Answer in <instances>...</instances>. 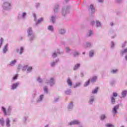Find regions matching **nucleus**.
I'll use <instances>...</instances> for the list:
<instances>
[{
	"label": "nucleus",
	"mask_w": 127,
	"mask_h": 127,
	"mask_svg": "<svg viewBox=\"0 0 127 127\" xmlns=\"http://www.w3.org/2000/svg\"><path fill=\"white\" fill-rule=\"evenodd\" d=\"M27 34L28 41H30V42L34 41V39H35V35L33 33L32 28H28Z\"/></svg>",
	"instance_id": "1"
},
{
	"label": "nucleus",
	"mask_w": 127,
	"mask_h": 127,
	"mask_svg": "<svg viewBox=\"0 0 127 127\" xmlns=\"http://www.w3.org/2000/svg\"><path fill=\"white\" fill-rule=\"evenodd\" d=\"M27 18V12L25 11L20 12L17 15V19L18 20H24Z\"/></svg>",
	"instance_id": "2"
},
{
	"label": "nucleus",
	"mask_w": 127,
	"mask_h": 127,
	"mask_svg": "<svg viewBox=\"0 0 127 127\" xmlns=\"http://www.w3.org/2000/svg\"><path fill=\"white\" fill-rule=\"evenodd\" d=\"M2 7L5 10H9L11 8V3L10 2L5 1L3 3Z\"/></svg>",
	"instance_id": "3"
},
{
	"label": "nucleus",
	"mask_w": 127,
	"mask_h": 127,
	"mask_svg": "<svg viewBox=\"0 0 127 127\" xmlns=\"http://www.w3.org/2000/svg\"><path fill=\"white\" fill-rule=\"evenodd\" d=\"M70 10V6H64L62 8V13L63 16H65L66 14L69 13V10Z\"/></svg>",
	"instance_id": "4"
},
{
	"label": "nucleus",
	"mask_w": 127,
	"mask_h": 127,
	"mask_svg": "<svg viewBox=\"0 0 127 127\" xmlns=\"http://www.w3.org/2000/svg\"><path fill=\"white\" fill-rule=\"evenodd\" d=\"M68 126H75L81 125V122L77 120H74L68 123Z\"/></svg>",
	"instance_id": "5"
},
{
	"label": "nucleus",
	"mask_w": 127,
	"mask_h": 127,
	"mask_svg": "<svg viewBox=\"0 0 127 127\" xmlns=\"http://www.w3.org/2000/svg\"><path fill=\"white\" fill-rule=\"evenodd\" d=\"M95 97L94 95H91L89 97V100L88 101V104L93 105L95 102Z\"/></svg>",
	"instance_id": "6"
},
{
	"label": "nucleus",
	"mask_w": 127,
	"mask_h": 127,
	"mask_svg": "<svg viewBox=\"0 0 127 127\" xmlns=\"http://www.w3.org/2000/svg\"><path fill=\"white\" fill-rule=\"evenodd\" d=\"M120 109V106L119 105L115 106L112 110V113L113 114L114 117L116 116V114H118V110Z\"/></svg>",
	"instance_id": "7"
},
{
	"label": "nucleus",
	"mask_w": 127,
	"mask_h": 127,
	"mask_svg": "<svg viewBox=\"0 0 127 127\" xmlns=\"http://www.w3.org/2000/svg\"><path fill=\"white\" fill-rule=\"evenodd\" d=\"M15 51L17 52V53H19L20 55H21V54H22V53H23L24 51V48L21 47L20 48H16L15 49Z\"/></svg>",
	"instance_id": "8"
},
{
	"label": "nucleus",
	"mask_w": 127,
	"mask_h": 127,
	"mask_svg": "<svg viewBox=\"0 0 127 127\" xmlns=\"http://www.w3.org/2000/svg\"><path fill=\"white\" fill-rule=\"evenodd\" d=\"M88 10L90 12H91V14L95 13V7H94L93 4H91L90 5L89 7L88 8Z\"/></svg>",
	"instance_id": "9"
},
{
	"label": "nucleus",
	"mask_w": 127,
	"mask_h": 127,
	"mask_svg": "<svg viewBox=\"0 0 127 127\" xmlns=\"http://www.w3.org/2000/svg\"><path fill=\"white\" fill-rule=\"evenodd\" d=\"M7 51H8V44H6L3 47L2 53L3 54H6Z\"/></svg>",
	"instance_id": "10"
},
{
	"label": "nucleus",
	"mask_w": 127,
	"mask_h": 127,
	"mask_svg": "<svg viewBox=\"0 0 127 127\" xmlns=\"http://www.w3.org/2000/svg\"><path fill=\"white\" fill-rule=\"evenodd\" d=\"M43 99H44V95L41 94L37 99L36 103H37L38 104H39V103H41V102L43 101Z\"/></svg>",
	"instance_id": "11"
},
{
	"label": "nucleus",
	"mask_w": 127,
	"mask_h": 127,
	"mask_svg": "<svg viewBox=\"0 0 127 127\" xmlns=\"http://www.w3.org/2000/svg\"><path fill=\"white\" fill-rule=\"evenodd\" d=\"M47 83L49 84L51 86H52L55 84V79H54L53 77H52L49 81L47 82Z\"/></svg>",
	"instance_id": "12"
},
{
	"label": "nucleus",
	"mask_w": 127,
	"mask_h": 127,
	"mask_svg": "<svg viewBox=\"0 0 127 127\" xmlns=\"http://www.w3.org/2000/svg\"><path fill=\"white\" fill-rule=\"evenodd\" d=\"M19 86V82H16L11 86V90H15Z\"/></svg>",
	"instance_id": "13"
},
{
	"label": "nucleus",
	"mask_w": 127,
	"mask_h": 127,
	"mask_svg": "<svg viewBox=\"0 0 127 127\" xmlns=\"http://www.w3.org/2000/svg\"><path fill=\"white\" fill-rule=\"evenodd\" d=\"M58 54H61V52H60V50H58L57 51H55L54 52L52 56L53 57V58H56V57H57Z\"/></svg>",
	"instance_id": "14"
},
{
	"label": "nucleus",
	"mask_w": 127,
	"mask_h": 127,
	"mask_svg": "<svg viewBox=\"0 0 127 127\" xmlns=\"http://www.w3.org/2000/svg\"><path fill=\"white\" fill-rule=\"evenodd\" d=\"M5 125L6 127H10V119L8 118H7L5 121Z\"/></svg>",
	"instance_id": "15"
},
{
	"label": "nucleus",
	"mask_w": 127,
	"mask_h": 127,
	"mask_svg": "<svg viewBox=\"0 0 127 127\" xmlns=\"http://www.w3.org/2000/svg\"><path fill=\"white\" fill-rule=\"evenodd\" d=\"M65 52L68 53L69 55H71L73 54V52H72V50L70 49V48L66 47H65Z\"/></svg>",
	"instance_id": "16"
},
{
	"label": "nucleus",
	"mask_w": 127,
	"mask_h": 127,
	"mask_svg": "<svg viewBox=\"0 0 127 127\" xmlns=\"http://www.w3.org/2000/svg\"><path fill=\"white\" fill-rule=\"evenodd\" d=\"M58 62H59V59L56 60V61L52 62L50 64L51 67H55V65L57 63H58Z\"/></svg>",
	"instance_id": "17"
},
{
	"label": "nucleus",
	"mask_w": 127,
	"mask_h": 127,
	"mask_svg": "<svg viewBox=\"0 0 127 127\" xmlns=\"http://www.w3.org/2000/svg\"><path fill=\"white\" fill-rule=\"evenodd\" d=\"M127 55V48L124 49V50H122L120 52V55H122V56L123 55Z\"/></svg>",
	"instance_id": "18"
},
{
	"label": "nucleus",
	"mask_w": 127,
	"mask_h": 127,
	"mask_svg": "<svg viewBox=\"0 0 127 127\" xmlns=\"http://www.w3.org/2000/svg\"><path fill=\"white\" fill-rule=\"evenodd\" d=\"M73 107L74 105L73 104V102H71L68 105L67 109L68 110V111H72V110H73Z\"/></svg>",
	"instance_id": "19"
},
{
	"label": "nucleus",
	"mask_w": 127,
	"mask_h": 127,
	"mask_svg": "<svg viewBox=\"0 0 127 127\" xmlns=\"http://www.w3.org/2000/svg\"><path fill=\"white\" fill-rule=\"evenodd\" d=\"M119 69L116 68V69H112L110 70V73L111 74H118L119 73Z\"/></svg>",
	"instance_id": "20"
},
{
	"label": "nucleus",
	"mask_w": 127,
	"mask_h": 127,
	"mask_svg": "<svg viewBox=\"0 0 127 127\" xmlns=\"http://www.w3.org/2000/svg\"><path fill=\"white\" fill-rule=\"evenodd\" d=\"M127 91L124 90L122 92V96H120L121 99H123V98H126L127 96Z\"/></svg>",
	"instance_id": "21"
},
{
	"label": "nucleus",
	"mask_w": 127,
	"mask_h": 127,
	"mask_svg": "<svg viewBox=\"0 0 127 127\" xmlns=\"http://www.w3.org/2000/svg\"><path fill=\"white\" fill-rule=\"evenodd\" d=\"M16 62H17V61L16 60H14L13 61H11L9 65V66H11V67L14 66L15 64H16Z\"/></svg>",
	"instance_id": "22"
},
{
	"label": "nucleus",
	"mask_w": 127,
	"mask_h": 127,
	"mask_svg": "<svg viewBox=\"0 0 127 127\" xmlns=\"http://www.w3.org/2000/svg\"><path fill=\"white\" fill-rule=\"evenodd\" d=\"M80 66H81V64L78 63L75 64L73 69L74 71H76V70H78V69H79V68H80Z\"/></svg>",
	"instance_id": "23"
},
{
	"label": "nucleus",
	"mask_w": 127,
	"mask_h": 127,
	"mask_svg": "<svg viewBox=\"0 0 127 127\" xmlns=\"http://www.w3.org/2000/svg\"><path fill=\"white\" fill-rule=\"evenodd\" d=\"M12 109V107L11 106H9L8 107L7 110V116H10L11 114V110Z\"/></svg>",
	"instance_id": "24"
},
{
	"label": "nucleus",
	"mask_w": 127,
	"mask_h": 127,
	"mask_svg": "<svg viewBox=\"0 0 127 127\" xmlns=\"http://www.w3.org/2000/svg\"><path fill=\"white\" fill-rule=\"evenodd\" d=\"M99 91V87H96L94 89L92 90L91 94L93 95H96L98 94V91Z\"/></svg>",
	"instance_id": "25"
},
{
	"label": "nucleus",
	"mask_w": 127,
	"mask_h": 127,
	"mask_svg": "<svg viewBox=\"0 0 127 127\" xmlns=\"http://www.w3.org/2000/svg\"><path fill=\"white\" fill-rule=\"evenodd\" d=\"M72 54L74 56V57H79V55H80V53L77 51H74L72 52Z\"/></svg>",
	"instance_id": "26"
},
{
	"label": "nucleus",
	"mask_w": 127,
	"mask_h": 127,
	"mask_svg": "<svg viewBox=\"0 0 127 127\" xmlns=\"http://www.w3.org/2000/svg\"><path fill=\"white\" fill-rule=\"evenodd\" d=\"M42 21H43V18H40L37 20V22L35 23V25L37 26V25L40 24V23H41Z\"/></svg>",
	"instance_id": "27"
},
{
	"label": "nucleus",
	"mask_w": 127,
	"mask_h": 127,
	"mask_svg": "<svg viewBox=\"0 0 127 127\" xmlns=\"http://www.w3.org/2000/svg\"><path fill=\"white\" fill-rule=\"evenodd\" d=\"M56 20V15H53L51 16V21L53 23H55V20Z\"/></svg>",
	"instance_id": "28"
},
{
	"label": "nucleus",
	"mask_w": 127,
	"mask_h": 127,
	"mask_svg": "<svg viewBox=\"0 0 127 127\" xmlns=\"http://www.w3.org/2000/svg\"><path fill=\"white\" fill-rule=\"evenodd\" d=\"M95 23L96 27H101L102 26V23L98 20L96 21Z\"/></svg>",
	"instance_id": "29"
},
{
	"label": "nucleus",
	"mask_w": 127,
	"mask_h": 127,
	"mask_svg": "<svg viewBox=\"0 0 127 127\" xmlns=\"http://www.w3.org/2000/svg\"><path fill=\"white\" fill-rule=\"evenodd\" d=\"M48 29L49 31H51V32H53V31H54V27L52 25H50L48 27Z\"/></svg>",
	"instance_id": "30"
},
{
	"label": "nucleus",
	"mask_w": 127,
	"mask_h": 127,
	"mask_svg": "<svg viewBox=\"0 0 127 127\" xmlns=\"http://www.w3.org/2000/svg\"><path fill=\"white\" fill-rule=\"evenodd\" d=\"M1 111H2L3 114H4V116H7V112H6V109H5V108H4V107L2 106L1 108Z\"/></svg>",
	"instance_id": "31"
},
{
	"label": "nucleus",
	"mask_w": 127,
	"mask_h": 127,
	"mask_svg": "<svg viewBox=\"0 0 127 127\" xmlns=\"http://www.w3.org/2000/svg\"><path fill=\"white\" fill-rule=\"evenodd\" d=\"M66 83L69 87H72V81H71V79H70V78L67 79V80L66 81Z\"/></svg>",
	"instance_id": "32"
},
{
	"label": "nucleus",
	"mask_w": 127,
	"mask_h": 127,
	"mask_svg": "<svg viewBox=\"0 0 127 127\" xmlns=\"http://www.w3.org/2000/svg\"><path fill=\"white\" fill-rule=\"evenodd\" d=\"M59 8V5H56L54 9V11L55 13H57V12H58V10Z\"/></svg>",
	"instance_id": "33"
},
{
	"label": "nucleus",
	"mask_w": 127,
	"mask_h": 127,
	"mask_svg": "<svg viewBox=\"0 0 127 127\" xmlns=\"http://www.w3.org/2000/svg\"><path fill=\"white\" fill-rule=\"evenodd\" d=\"M81 84H82L81 82H78L75 85H73V88H75L78 87H80Z\"/></svg>",
	"instance_id": "34"
},
{
	"label": "nucleus",
	"mask_w": 127,
	"mask_h": 127,
	"mask_svg": "<svg viewBox=\"0 0 127 127\" xmlns=\"http://www.w3.org/2000/svg\"><path fill=\"white\" fill-rule=\"evenodd\" d=\"M97 79H98V77L97 76H93L91 78V82L92 83H95L96 81H97Z\"/></svg>",
	"instance_id": "35"
},
{
	"label": "nucleus",
	"mask_w": 127,
	"mask_h": 127,
	"mask_svg": "<svg viewBox=\"0 0 127 127\" xmlns=\"http://www.w3.org/2000/svg\"><path fill=\"white\" fill-rule=\"evenodd\" d=\"M105 119H107V116L105 114H102L100 116V120L101 121H104L105 120Z\"/></svg>",
	"instance_id": "36"
},
{
	"label": "nucleus",
	"mask_w": 127,
	"mask_h": 127,
	"mask_svg": "<svg viewBox=\"0 0 127 127\" xmlns=\"http://www.w3.org/2000/svg\"><path fill=\"white\" fill-rule=\"evenodd\" d=\"M28 119V116L26 115L23 117L22 121L23 123H26V121Z\"/></svg>",
	"instance_id": "37"
},
{
	"label": "nucleus",
	"mask_w": 127,
	"mask_h": 127,
	"mask_svg": "<svg viewBox=\"0 0 127 127\" xmlns=\"http://www.w3.org/2000/svg\"><path fill=\"white\" fill-rule=\"evenodd\" d=\"M95 53V51L93 50H91L89 52V57H93V56H94V54Z\"/></svg>",
	"instance_id": "38"
},
{
	"label": "nucleus",
	"mask_w": 127,
	"mask_h": 127,
	"mask_svg": "<svg viewBox=\"0 0 127 127\" xmlns=\"http://www.w3.org/2000/svg\"><path fill=\"white\" fill-rule=\"evenodd\" d=\"M44 91L45 94H48V87L45 86H44Z\"/></svg>",
	"instance_id": "39"
},
{
	"label": "nucleus",
	"mask_w": 127,
	"mask_h": 127,
	"mask_svg": "<svg viewBox=\"0 0 127 127\" xmlns=\"http://www.w3.org/2000/svg\"><path fill=\"white\" fill-rule=\"evenodd\" d=\"M65 95H71V89H67L65 91Z\"/></svg>",
	"instance_id": "40"
},
{
	"label": "nucleus",
	"mask_w": 127,
	"mask_h": 127,
	"mask_svg": "<svg viewBox=\"0 0 127 127\" xmlns=\"http://www.w3.org/2000/svg\"><path fill=\"white\" fill-rule=\"evenodd\" d=\"M91 46H92V43L91 42H87L85 46V47H91Z\"/></svg>",
	"instance_id": "41"
},
{
	"label": "nucleus",
	"mask_w": 127,
	"mask_h": 127,
	"mask_svg": "<svg viewBox=\"0 0 127 127\" xmlns=\"http://www.w3.org/2000/svg\"><path fill=\"white\" fill-rule=\"evenodd\" d=\"M0 125H1L2 127L4 126V120H3V118L0 119Z\"/></svg>",
	"instance_id": "42"
},
{
	"label": "nucleus",
	"mask_w": 127,
	"mask_h": 127,
	"mask_svg": "<svg viewBox=\"0 0 127 127\" xmlns=\"http://www.w3.org/2000/svg\"><path fill=\"white\" fill-rule=\"evenodd\" d=\"M32 71V66H29L27 68V73H30Z\"/></svg>",
	"instance_id": "43"
},
{
	"label": "nucleus",
	"mask_w": 127,
	"mask_h": 127,
	"mask_svg": "<svg viewBox=\"0 0 127 127\" xmlns=\"http://www.w3.org/2000/svg\"><path fill=\"white\" fill-rule=\"evenodd\" d=\"M4 41V40L3 39V38H1L0 39V48H1V46H2V43H3Z\"/></svg>",
	"instance_id": "44"
},
{
	"label": "nucleus",
	"mask_w": 127,
	"mask_h": 127,
	"mask_svg": "<svg viewBox=\"0 0 127 127\" xmlns=\"http://www.w3.org/2000/svg\"><path fill=\"white\" fill-rule=\"evenodd\" d=\"M90 85V80H88L87 81L85 82L84 84V87H88Z\"/></svg>",
	"instance_id": "45"
},
{
	"label": "nucleus",
	"mask_w": 127,
	"mask_h": 127,
	"mask_svg": "<svg viewBox=\"0 0 127 127\" xmlns=\"http://www.w3.org/2000/svg\"><path fill=\"white\" fill-rule=\"evenodd\" d=\"M59 32H60V34H64V33H65V32H66V31L63 29H61L59 30Z\"/></svg>",
	"instance_id": "46"
},
{
	"label": "nucleus",
	"mask_w": 127,
	"mask_h": 127,
	"mask_svg": "<svg viewBox=\"0 0 127 127\" xmlns=\"http://www.w3.org/2000/svg\"><path fill=\"white\" fill-rule=\"evenodd\" d=\"M111 99L112 104H115V103H116L115 97H114V96H111Z\"/></svg>",
	"instance_id": "47"
},
{
	"label": "nucleus",
	"mask_w": 127,
	"mask_h": 127,
	"mask_svg": "<svg viewBox=\"0 0 127 127\" xmlns=\"http://www.w3.org/2000/svg\"><path fill=\"white\" fill-rule=\"evenodd\" d=\"M93 35V31L89 30L87 33V36H92Z\"/></svg>",
	"instance_id": "48"
},
{
	"label": "nucleus",
	"mask_w": 127,
	"mask_h": 127,
	"mask_svg": "<svg viewBox=\"0 0 127 127\" xmlns=\"http://www.w3.org/2000/svg\"><path fill=\"white\" fill-rule=\"evenodd\" d=\"M27 68H28V66H27V65H24L23 66H22V70L23 71H25V70H26Z\"/></svg>",
	"instance_id": "49"
},
{
	"label": "nucleus",
	"mask_w": 127,
	"mask_h": 127,
	"mask_svg": "<svg viewBox=\"0 0 127 127\" xmlns=\"http://www.w3.org/2000/svg\"><path fill=\"white\" fill-rule=\"evenodd\" d=\"M105 127H115V126L113 125V124H107L105 125Z\"/></svg>",
	"instance_id": "50"
},
{
	"label": "nucleus",
	"mask_w": 127,
	"mask_h": 127,
	"mask_svg": "<svg viewBox=\"0 0 127 127\" xmlns=\"http://www.w3.org/2000/svg\"><path fill=\"white\" fill-rule=\"evenodd\" d=\"M35 7H36V8H38V7L40 6V3L39 2L35 3Z\"/></svg>",
	"instance_id": "51"
},
{
	"label": "nucleus",
	"mask_w": 127,
	"mask_h": 127,
	"mask_svg": "<svg viewBox=\"0 0 127 127\" xmlns=\"http://www.w3.org/2000/svg\"><path fill=\"white\" fill-rule=\"evenodd\" d=\"M37 81L39 82V83H42V82H43V80H42V79H41V78H40V77H38L37 79Z\"/></svg>",
	"instance_id": "52"
},
{
	"label": "nucleus",
	"mask_w": 127,
	"mask_h": 127,
	"mask_svg": "<svg viewBox=\"0 0 127 127\" xmlns=\"http://www.w3.org/2000/svg\"><path fill=\"white\" fill-rule=\"evenodd\" d=\"M110 34H114V36H112L111 37V38H115V37H116V36H117V35H116V34H115V33H114V32H110Z\"/></svg>",
	"instance_id": "53"
},
{
	"label": "nucleus",
	"mask_w": 127,
	"mask_h": 127,
	"mask_svg": "<svg viewBox=\"0 0 127 127\" xmlns=\"http://www.w3.org/2000/svg\"><path fill=\"white\" fill-rule=\"evenodd\" d=\"M111 48H114V47H115V43L113 41L111 43Z\"/></svg>",
	"instance_id": "54"
},
{
	"label": "nucleus",
	"mask_w": 127,
	"mask_h": 127,
	"mask_svg": "<svg viewBox=\"0 0 127 127\" xmlns=\"http://www.w3.org/2000/svg\"><path fill=\"white\" fill-rule=\"evenodd\" d=\"M22 68V65L21 64H19L17 67L18 70H20Z\"/></svg>",
	"instance_id": "55"
},
{
	"label": "nucleus",
	"mask_w": 127,
	"mask_h": 127,
	"mask_svg": "<svg viewBox=\"0 0 127 127\" xmlns=\"http://www.w3.org/2000/svg\"><path fill=\"white\" fill-rule=\"evenodd\" d=\"M17 74L15 75V76L13 77L12 80H16L17 79Z\"/></svg>",
	"instance_id": "56"
},
{
	"label": "nucleus",
	"mask_w": 127,
	"mask_h": 127,
	"mask_svg": "<svg viewBox=\"0 0 127 127\" xmlns=\"http://www.w3.org/2000/svg\"><path fill=\"white\" fill-rule=\"evenodd\" d=\"M113 97H118V93L116 92H114L113 94Z\"/></svg>",
	"instance_id": "57"
},
{
	"label": "nucleus",
	"mask_w": 127,
	"mask_h": 127,
	"mask_svg": "<svg viewBox=\"0 0 127 127\" xmlns=\"http://www.w3.org/2000/svg\"><path fill=\"white\" fill-rule=\"evenodd\" d=\"M12 122L13 123H15V122H17V118H15V119H13Z\"/></svg>",
	"instance_id": "58"
},
{
	"label": "nucleus",
	"mask_w": 127,
	"mask_h": 127,
	"mask_svg": "<svg viewBox=\"0 0 127 127\" xmlns=\"http://www.w3.org/2000/svg\"><path fill=\"white\" fill-rule=\"evenodd\" d=\"M126 44H127V42H125L124 43H123L122 44V48H124V47H125V46H126Z\"/></svg>",
	"instance_id": "59"
},
{
	"label": "nucleus",
	"mask_w": 127,
	"mask_h": 127,
	"mask_svg": "<svg viewBox=\"0 0 127 127\" xmlns=\"http://www.w3.org/2000/svg\"><path fill=\"white\" fill-rule=\"evenodd\" d=\"M59 101V98H56L55 99V102H58Z\"/></svg>",
	"instance_id": "60"
},
{
	"label": "nucleus",
	"mask_w": 127,
	"mask_h": 127,
	"mask_svg": "<svg viewBox=\"0 0 127 127\" xmlns=\"http://www.w3.org/2000/svg\"><path fill=\"white\" fill-rule=\"evenodd\" d=\"M91 25H94V24H95V21H92L91 22Z\"/></svg>",
	"instance_id": "61"
},
{
	"label": "nucleus",
	"mask_w": 127,
	"mask_h": 127,
	"mask_svg": "<svg viewBox=\"0 0 127 127\" xmlns=\"http://www.w3.org/2000/svg\"><path fill=\"white\" fill-rule=\"evenodd\" d=\"M98 2L100 3L104 2V0H98Z\"/></svg>",
	"instance_id": "62"
},
{
	"label": "nucleus",
	"mask_w": 127,
	"mask_h": 127,
	"mask_svg": "<svg viewBox=\"0 0 127 127\" xmlns=\"http://www.w3.org/2000/svg\"><path fill=\"white\" fill-rule=\"evenodd\" d=\"M34 20H36V15L35 14H34Z\"/></svg>",
	"instance_id": "63"
},
{
	"label": "nucleus",
	"mask_w": 127,
	"mask_h": 127,
	"mask_svg": "<svg viewBox=\"0 0 127 127\" xmlns=\"http://www.w3.org/2000/svg\"><path fill=\"white\" fill-rule=\"evenodd\" d=\"M118 2H122V0H116Z\"/></svg>",
	"instance_id": "64"
}]
</instances>
